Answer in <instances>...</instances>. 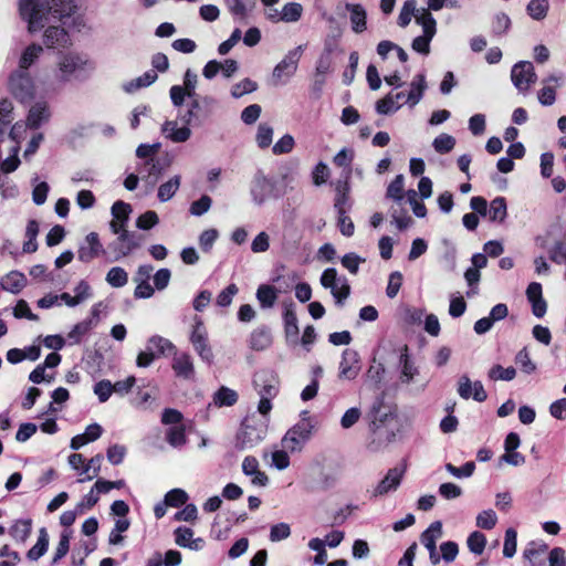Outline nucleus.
I'll return each mask as SVG.
<instances>
[{
  "instance_id": "obj_45",
  "label": "nucleus",
  "mask_w": 566,
  "mask_h": 566,
  "mask_svg": "<svg viewBox=\"0 0 566 566\" xmlns=\"http://www.w3.org/2000/svg\"><path fill=\"white\" fill-rule=\"evenodd\" d=\"M258 90V83L250 80L243 78L240 82L233 84L230 90V94L233 98L238 99L242 96L253 93Z\"/></svg>"
},
{
  "instance_id": "obj_50",
  "label": "nucleus",
  "mask_w": 566,
  "mask_h": 566,
  "mask_svg": "<svg viewBox=\"0 0 566 566\" xmlns=\"http://www.w3.org/2000/svg\"><path fill=\"white\" fill-rule=\"evenodd\" d=\"M432 146L439 154L450 153L455 146V138L449 134H440L434 138Z\"/></svg>"
},
{
  "instance_id": "obj_20",
  "label": "nucleus",
  "mask_w": 566,
  "mask_h": 566,
  "mask_svg": "<svg viewBox=\"0 0 566 566\" xmlns=\"http://www.w3.org/2000/svg\"><path fill=\"white\" fill-rule=\"evenodd\" d=\"M51 112L49 104L44 101L36 102L29 109L27 126L30 128H39L42 124L49 122Z\"/></svg>"
},
{
  "instance_id": "obj_56",
  "label": "nucleus",
  "mask_w": 566,
  "mask_h": 566,
  "mask_svg": "<svg viewBox=\"0 0 566 566\" xmlns=\"http://www.w3.org/2000/svg\"><path fill=\"white\" fill-rule=\"evenodd\" d=\"M444 468L454 478L462 479L470 478L474 473L475 464L474 462L469 461L464 463L462 467L458 468L451 463H447Z\"/></svg>"
},
{
  "instance_id": "obj_13",
  "label": "nucleus",
  "mask_w": 566,
  "mask_h": 566,
  "mask_svg": "<svg viewBox=\"0 0 566 566\" xmlns=\"http://www.w3.org/2000/svg\"><path fill=\"white\" fill-rule=\"evenodd\" d=\"M457 391L459 396L465 400L472 398L478 402H483L488 398L482 382L479 380L471 381L467 375H462L459 378Z\"/></svg>"
},
{
  "instance_id": "obj_1",
  "label": "nucleus",
  "mask_w": 566,
  "mask_h": 566,
  "mask_svg": "<svg viewBox=\"0 0 566 566\" xmlns=\"http://www.w3.org/2000/svg\"><path fill=\"white\" fill-rule=\"evenodd\" d=\"M73 0H51L46 4L39 0H19L21 18L28 22V30L34 33L52 20H62L75 12Z\"/></svg>"
},
{
  "instance_id": "obj_41",
  "label": "nucleus",
  "mask_w": 566,
  "mask_h": 566,
  "mask_svg": "<svg viewBox=\"0 0 566 566\" xmlns=\"http://www.w3.org/2000/svg\"><path fill=\"white\" fill-rule=\"evenodd\" d=\"M256 298L260 302L261 307H272L277 298L276 290L272 285L263 284L260 285L256 291Z\"/></svg>"
},
{
  "instance_id": "obj_29",
  "label": "nucleus",
  "mask_w": 566,
  "mask_h": 566,
  "mask_svg": "<svg viewBox=\"0 0 566 566\" xmlns=\"http://www.w3.org/2000/svg\"><path fill=\"white\" fill-rule=\"evenodd\" d=\"M32 532V520L31 518H20L12 523L9 528L10 536L17 543H25Z\"/></svg>"
},
{
  "instance_id": "obj_39",
  "label": "nucleus",
  "mask_w": 566,
  "mask_h": 566,
  "mask_svg": "<svg viewBox=\"0 0 566 566\" xmlns=\"http://www.w3.org/2000/svg\"><path fill=\"white\" fill-rule=\"evenodd\" d=\"M49 546V535L45 528H41L36 543L29 549L27 556L30 560H38L42 557Z\"/></svg>"
},
{
  "instance_id": "obj_14",
  "label": "nucleus",
  "mask_w": 566,
  "mask_h": 566,
  "mask_svg": "<svg viewBox=\"0 0 566 566\" xmlns=\"http://www.w3.org/2000/svg\"><path fill=\"white\" fill-rule=\"evenodd\" d=\"M338 377L353 380L360 371L359 355L356 350L347 348L342 354Z\"/></svg>"
},
{
  "instance_id": "obj_42",
  "label": "nucleus",
  "mask_w": 566,
  "mask_h": 566,
  "mask_svg": "<svg viewBox=\"0 0 566 566\" xmlns=\"http://www.w3.org/2000/svg\"><path fill=\"white\" fill-rule=\"evenodd\" d=\"M416 0H406L400 9L398 15V24L401 28H406L411 22V19H416V14L419 13Z\"/></svg>"
},
{
  "instance_id": "obj_55",
  "label": "nucleus",
  "mask_w": 566,
  "mask_h": 566,
  "mask_svg": "<svg viewBox=\"0 0 566 566\" xmlns=\"http://www.w3.org/2000/svg\"><path fill=\"white\" fill-rule=\"evenodd\" d=\"M497 523L496 513L489 509L480 512L476 516V526L483 530H492Z\"/></svg>"
},
{
  "instance_id": "obj_23",
  "label": "nucleus",
  "mask_w": 566,
  "mask_h": 566,
  "mask_svg": "<svg viewBox=\"0 0 566 566\" xmlns=\"http://www.w3.org/2000/svg\"><path fill=\"white\" fill-rule=\"evenodd\" d=\"M188 126L185 124L182 127H178L176 120H166L161 125V134L174 143H185L191 136V129Z\"/></svg>"
},
{
  "instance_id": "obj_18",
  "label": "nucleus",
  "mask_w": 566,
  "mask_h": 566,
  "mask_svg": "<svg viewBox=\"0 0 566 566\" xmlns=\"http://www.w3.org/2000/svg\"><path fill=\"white\" fill-rule=\"evenodd\" d=\"M548 549V545L542 541H532L523 549V559L526 566H543V556Z\"/></svg>"
},
{
  "instance_id": "obj_64",
  "label": "nucleus",
  "mask_w": 566,
  "mask_h": 566,
  "mask_svg": "<svg viewBox=\"0 0 566 566\" xmlns=\"http://www.w3.org/2000/svg\"><path fill=\"white\" fill-rule=\"evenodd\" d=\"M0 558H4L0 562V566H17L21 559L19 553L7 544L0 548Z\"/></svg>"
},
{
  "instance_id": "obj_30",
  "label": "nucleus",
  "mask_w": 566,
  "mask_h": 566,
  "mask_svg": "<svg viewBox=\"0 0 566 566\" xmlns=\"http://www.w3.org/2000/svg\"><path fill=\"white\" fill-rule=\"evenodd\" d=\"M346 9L350 13L352 29L355 33H361L366 30V10L360 4L347 3Z\"/></svg>"
},
{
  "instance_id": "obj_32",
  "label": "nucleus",
  "mask_w": 566,
  "mask_h": 566,
  "mask_svg": "<svg viewBox=\"0 0 566 566\" xmlns=\"http://www.w3.org/2000/svg\"><path fill=\"white\" fill-rule=\"evenodd\" d=\"M42 52L43 48L40 44L32 43L28 45L21 53L18 70L28 71L38 61Z\"/></svg>"
},
{
  "instance_id": "obj_5",
  "label": "nucleus",
  "mask_w": 566,
  "mask_h": 566,
  "mask_svg": "<svg viewBox=\"0 0 566 566\" xmlns=\"http://www.w3.org/2000/svg\"><path fill=\"white\" fill-rule=\"evenodd\" d=\"M303 50V45H298L293 50H290L282 61L275 65L272 72L274 85L285 84L292 76H294L297 71Z\"/></svg>"
},
{
  "instance_id": "obj_4",
  "label": "nucleus",
  "mask_w": 566,
  "mask_h": 566,
  "mask_svg": "<svg viewBox=\"0 0 566 566\" xmlns=\"http://www.w3.org/2000/svg\"><path fill=\"white\" fill-rule=\"evenodd\" d=\"M8 90L20 103H29L35 96L34 81L30 73L24 70H15L10 74Z\"/></svg>"
},
{
  "instance_id": "obj_9",
  "label": "nucleus",
  "mask_w": 566,
  "mask_h": 566,
  "mask_svg": "<svg viewBox=\"0 0 566 566\" xmlns=\"http://www.w3.org/2000/svg\"><path fill=\"white\" fill-rule=\"evenodd\" d=\"M190 342L196 353L203 361L208 364H211L213 361V353L208 343V332L202 321L198 317H196L195 319V325L190 334Z\"/></svg>"
},
{
  "instance_id": "obj_51",
  "label": "nucleus",
  "mask_w": 566,
  "mask_h": 566,
  "mask_svg": "<svg viewBox=\"0 0 566 566\" xmlns=\"http://www.w3.org/2000/svg\"><path fill=\"white\" fill-rule=\"evenodd\" d=\"M517 548V532L514 528H507L505 531L504 544H503V556L512 558Z\"/></svg>"
},
{
  "instance_id": "obj_46",
  "label": "nucleus",
  "mask_w": 566,
  "mask_h": 566,
  "mask_svg": "<svg viewBox=\"0 0 566 566\" xmlns=\"http://www.w3.org/2000/svg\"><path fill=\"white\" fill-rule=\"evenodd\" d=\"M302 13V4L297 2H289L283 6L282 11L280 13V18L277 19L284 22H296L301 19Z\"/></svg>"
},
{
  "instance_id": "obj_19",
  "label": "nucleus",
  "mask_w": 566,
  "mask_h": 566,
  "mask_svg": "<svg viewBox=\"0 0 566 566\" xmlns=\"http://www.w3.org/2000/svg\"><path fill=\"white\" fill-rule=\"evenodd\" d=\"M260 464L256 458L248 455L242 462V472L247 476H251V483L258 486H266L269 483L268 475L260 470Z\"/></svg>"
},
{
  "instance_id": "obj_54",
  "label": "nucleus",
  "mask_w": 566,
  "mask_h": 566,
  "mask_svg": "<svg viewBox=\"0 0 566 566\" xmlns=\"http://www.w3.org/2000/svg\"><path fill=\"white\" fill-rule=\"evenodd\" d=\"M467 544L470 552L481 555L486 545V537L481 532L475 531L469 535Z\"/></svg>"
},
{
  "instance_id": "obj_58",
  "label": "nucleus",
  "mask_w": 566,
  "mask_h": 566,
  "mask_svg": "<svg viewBox=\"0 0 566 566\" xmlns=\"http://www.w3.org/2000/svg\"><path fill=\"white\" fill-rule=\"evenodd\" d=\"M188 501V494L181 489H174L165 496V504L172 507H179Z\"/></svg>"
},
{
  "instance_id": "obj_44",
  "label": "nucleus",
  "mask_w": 566,
  "mask_h": 566,
  "mask_svg": "<svg viewBox=\"0 0 566 566\" xmlns=\"http://www.w3.org/2000/svg\"><path fill=\"white\" fill-rule=\"evenodd\" d=\"M548 9V0H531L526 7L528 15L537 21L546 18Z\"/></svg>"
},
{
  "instance_id": "obj_48",
  "label": "nucleus",
  "mask_w": 566,
  "mask_h": 566,
  "mask_svg": "<svg viewBox=\"0 0 566 566\" xmlns=\"http://www.w3.org/2000/svg\"><path fill=\"white\" fill-rule=\"evenodd\" d=\"M516 370L514 367H502L501 365H494L490 368L488 373V377L491 380H504V381H511L515 378Z\"/></svg>"
},
{
  "instance_id": "obj_28",
  "label": "nucleus",
  "mask_w": 566,
  "mask_h": 566,
  "mask_svg": "<svg viewBox=\"0 0 566 566\" xmlns=\"http://www.w3.org/2000/svg\"><path fill=\"white\" fill-rule=\"evenodd\" d=\"M146 346L157 356L176 354V346L167 338L154 335L148 338Z\"/></svg>"
},
{
  "instance_id": "obj_3",
  "label": "nucleus",
  "mask_w": 566,
  "mask_h": 566,
  "mask_svg": "<svg viewBox=\"0 0 566 566\" xmlns=\"http://www.w3.org/2000/svg\"><path fill=\"white\" fill-rule=\"evenodd\" d=\"M304 417L294 424L282 439V446L290 452L301 451L304 444L311 439L315 429L314 421L303 412Z\"/></svg>"
},
{
  "instance_id": "obj_62",
  "label": "nucleus",
  "mask_w": 566,
  "mask_h": 566,
  "mask_svg": "<svg viewBox=\"0 0 566 566\" xmlns=\"http://www.w3.org/2000/svg\"><path fill=\"white\" fill-rule=\"evenodd\" d=\"M212 200L208 195H203L200 197V199L193 201L190 205L189 212L192 216L200 217L209 211L211 208Z\"/></svg>"
},
{
  "instance_id": "obj_21",
  "label": "nucleus",
  "mask_w": 566,
  "mask_h": 566,
  "mask_svg": "<svg viewBox=\"0 0 566 566\" xmlns=\"http://www.w3.org/2000/svg\"><path fill=\"white\" fill-rule=\"evenodd\" d=\"M171 368L175 375L182 379H192L195 377V366L192 358L187 353L174 354Z\"/></svg>"
},
{
  "instance_id": "obj_60",
  "label": "nucleus",
  "mask_w": 566,
  "mask_h": 566,
  "mask_svg": "<svg viewBox=\"0 0 566 566\" xmlns=\"http://www.w3.org/2000/svg\"><path fill=\"white\" fill-rule=\"evenodd\" d=\"M228 10L235 18L244 19L249 12V4L247 0H224Z\"/></svg>"
},
{
  "instance_id": "obj_35",
  "label": "nucleus",
  "mask_w": 566,
  "mask_h": 566,
  "mask_svg": "<svg viewBox=\"0 0 566 566\" xmlns=\"http://www.w3.org/2000/svg\"><path fill=\"white\" fill-rule=\"evenodd\" d=\"M157 80V73L155 71H147L143 75L130 80L123 84V90L126 93H134L139 88L147 87Z\"/></svg>"
},
{
  "instance_id": "obj_2",
  "label": "nucleus",
  "mask_w": 566,
  "mask_h": 566,
  "mask_svg": "<svg viewBox=\"0 0 566 566\" xmlns=\"http://www.w3.org/2000/svg\"><path fill=\"white\" fill-rule=\"evenodd\" d=\"M94 64L85 55L74 52L64 53L59 57L56 77L60 82L66 83L78 73L93 70Z\"/></svg>"
},
{
  "instance_id": "obj_61",
  "label": "nucleus",
  "mask_w": 566,
  "mask_h": 566,
  "mask_svg": "<svg viewBox=\"0 0 566 566\" xmlns=\"http://www.w3.org/2000/svg\"><path fill=\"white\" fill-rule=\"evenodd\" d=\"M405 186V178L402 175H398L390 182L387 188V197L400 202L402 200V191Z\"/></svg>"
},
{
  "instance_id": "obj_10",
  "label": "nucleus",
  "mask_w": 566,
  "mask_h": 566,
  "mask_svg": "<svg viewBox=\"0 0 566 566\" xmlns=\"http://www.w3.org/2000/svg\"><path fill=\"white\" fill-rule=\"evenodd\" d=\"M406 473L405 467H395L387 471L386 475L377 483V485L371 491L373 497H380L389 492L396 491Z\"/></svg>"
},
{
  "instance_id": "obj_15",
  "label": "nucleus",
  "mask_w": 566,
  "mask_h": 566,
  "mask_svg": "<svg viewBox=\"0 0 566 566\" xmlns=\"http://www.w3.org/2000/svg\"><path fill=\"white\" fill-rule=\"evenodd\" d=\"M543 87L537 92V99L543 106H552L556 101V91L562 85V77L551 74L542 81Z\"/></svg>"
},
{
  "instance_id": "obj_27",
  "label": "nucleus",
  "mask_w": 566,
  "mask_h": 566,
  "mask_svg": "<svg viewBox=\"0 0 566 566\" xmlns=\"http://www.w3.org/2000/svg\"><path fill=\"white\" fill-rule=\"evenodd\" d=\"M272 344V335L268 327L261 326L255 328L250 337L249 345L253 350H264Z\"/></svg>"
},
{
  "instance_id": "obj_26",
  "label": "nucleus",
  "mask_w": 566,
  "mask_h": 566,
  "mask_svg": "<svg viewBox=\"0 0 566 566\" xmlns=\"http://www.w3.org/2000/svg\"><path fill=\"white\" fill-rule=\"evenodd\" d=\"M0 285L4 291L18 294L27 285V277L19 271H11L1 277Z\"/></svg>"
},
{
  "instance_id": "obj_24",
  "label": "nucleus",
  "mask_w": 566,
  "mask_h": 566,
  "mask_svg": "<svg viewBox=\"0 0 566 566\" xmlns=\"http://www.w3.org/2000/svg\"><path fill=\"white\" fill-rule=\"evenodd\" d=\"M43 41L46 48H66L71 44L67 32L59 27H49L44 31Z\"/></svg>"
},
{
  "instance_id": "obj_57",
  "label": "nucleus",
  "mask_w": 566,
  "mask_h": 566,
  "mask_svg": "<svg viewBox=\"0 0 566 566\" xmlns=\"http://www.w3.org/2000/svg\"><path fill=\"white\" fill-rule=\"evenodd\" d=\"M294 146V137L290 134H285L273 145L272 151L274 155L289 154L293 150Z\"/></svg>"
},
{
  "instance_id": "obj_7",
  "label": "nucleus",
  "mask_w": 566,
  "mask_h": 566,
  "mask_svg": "<svg viewBox=\"0 0 566 566\" xmlns=\"http://www.w3.org/2000/svg\"><path fill=\"white\" fill-rule=\"evenodd\" d=\"M511 80L520 93L527 94L537 81L533 64L530 61L515 63L511 70Z\"/></svg>"
},
{
  "instance_id": "obj_22",
  "label": "nucleus",
  "mask_w": 566,
  "mask_h": 566,
  "mask_svg": "<svg viewBox=\"0 0 566 566\" xmlns=\"http://www.w3.org/2000/svg\"><path fill=\"white\" fill-rule=\"evenodd\" d=\"M140 247V242L134 237V234H127L126 239H116L114 242L108 244V249L114 252L115 261H118L129 255L134 250Z\"/></svg>"
},
{
  "instance_id": "obj_17",
  "label": "nucleus",
  "mask_w": 566,
  "mask_h": 566,
  "mask_svg": "<svg viewBox=\"0 0 566 566\" xmlns=\"http://www.w3.org/2000/svg\"><path fill=\"white\" fill-rule=\"evenodd\" d=\"M283 322L286 340L289 343L296 344L298 340L300 328L293 303L284 304Z\"/></svg>"
},
{
  "instance_id": "obj_16",
  "label": "nucleus",
  "mask_w": 566,
  "mask_h": 566,
  "mask_svg": "<svg viewBox=\"0 0 566 566\" xmlns=\"http://www.w3.org/2000/svg\"><path fill=\"white\" fill-rule=\"evenodd\" d=\"M399 382L403 386H409L415 382L416 378L419 376V368L416 366L415 361L410 358L408 354V348L405 346L400 356H399Z\"/></svg>"
},
{
  "instance_id": "obj_59",
  "label": "nucleus",
  "mask_w": 566,
  "mask_h": 566,
  "mask_svg": "<svg viewBox=\"0 0 566 566\" xmlns=\"http://www.w3.org/2000/svg\"><path fill=\"white\" fill-rule=\"evenodd\" d=\"M70 532L65 531L61 534L60 542L55 548L54 556L51 562L52 565H55L60 559H62L67 554L70 549Z\"/></svg>"
},
{
  "instance_id": "obj_40",
  "label": "nucleus",
  "mask_w": 566,
  "mask_h": 566,
  "mask_svg": "<svg viewBox=\"0 0 566 566\" xmlns=\"http://www.w3.org/2000/svg\"><path fill=\"white\" fill-rule=\"evenodd\" d=\"M166 440L172 448H181L187 443L184 424L169 427L166 431Z\"/></svg>"
},
{
  "instance_id": "obj_12",
  "label": "nucleus",
  "mask_w": 566,
  "mask_h": 566,
  "mask_svg": "<svg viewBox=\"0 0 566 566\" xmlns=\"http://www.w3.org/2000/svg\"><path fill=\"white\" fill-rule=\"evenodd\" d=\"M104 253L105 250L98 234L96 232H90L78 248L77 258L81 262L90 263Z\"/></svg>"
},
{
  "instance_id": "obj_31",
  "label": "nucleus",
  "mask_w": 566,
  "mask_h": 566,
  "mask_svg": "<svg viewBox=\"0 0 566 566\" xmlns=\"http://www.w3.org/2000/svg\"><path fill=\"white\" fill-rule=\"evenodd\" d=\"M238 398L235 390L222 386L213 394L212 405L217 408L231 407L237 403Z\"/></svg>"
},
{
  "instance_id": "obj_53",
  "label": "nucleus",
  "mask_w": 566,
  "mask_h": 566,
  "mask_svg": "<svg viewBox=\"0 0 566 566\" xmlns=\"http://www.w3.org/2000/svg\"><path fill=\"white\" fill-rule=\"evenodd\" d=\"M515 364L524 374L531 375L536 370V365L531 359L526 348L521 349L515 356Z\"/></svg>"
},
{
  "instance_id": "obj_11",
  "label": "nucleus",
  "mask_w": 566,
  "mask_h": 566,
  "mask_svg": "<svg viewBox=\"0 0 566 566\" xmlns=\"http://www.w3.org/2000/svg\"><path fill=\"white\" fill-rule=\"evenodd\" d=\"M275 190L274 182L265 177L262 172H258L251 182L252 200L256 205H263L266 200L273 197Z\"/></svg>"
},
{
  "instance_id": "obj_52",
  "label": "nucleus",
  "mask_w": 566,
  "mask_h": 566,
  "mask_svg": "<svg viewBox=\"0 0 566 566\" xmlns=\"http://www.w3.org/2000/svg\"><path fill=\"white\" fill-rule=\"evenodd\" d=\"M273 128L266 123H262L258 127L255 142L262 149L268 148L272 144Z\"/></svg>"
},
{
  "instance_id": "obj_6",
  "label": "nucleus",
  "mask_w": 566,
  "mask_h": 566,
  "mask_svg": "<svg viewBox=\"0 0 566 566\" xmlns=\"http://www.w3.org/2000/svg\"><path fill=\"white\" fill-rule=\"evenodd\" d=\"M324 289H328L336 300V303H343L350 294V286L345 276H338L336 269H326L319 279Z\"/></svg>"
},
{
  "instance_id": "obj_36",
  "label": "nucleus",
  "mask_w": 566,
  "mask_h": 566,
  "mask_svg": "<svg viewBox=\"0 0 566 566\" xmlns=\"http://www.w3.org/2000/svg\"><path fill=\"white\" fill-rule=\"evenodd\" d=\"M255 386L260 397L273 399L279 392L277 380L274 377H259L255 379Z\"/></svg>"
},
{
  "instance_id": "obj_34",
  "label": "nucleus",
  "mask_w": 566,
  "mask_h": 566,
  "mask_svg": "<svg viewBox=\"0 0 566 566\" xmlns=\"http://www.w3.org/2000/svg\"><path fill=\"white\" fill-rule=\"evenodd\" d=\"M442 537V523L440 521H436L430 524V526L421 534L420 541L422 545L429 548L437 547V541Z\"/></svg>"
},
{
  "instance_id": "obj_38",
  "label": "nucleus",
  "mask_w": 566,
  "mask_h": 566,
  "mask_svg": "<svg viewBox=\"0 0 566 566\" xmlns=\"http://www.w3.org/2000/svg\"><path fill=\"white\" fill-rule=\"evenodd\" d=\"M486 216L494 222H503L507 216L506 201L503 197H496L490 203Z\"/></svg>"
},
{
  "instance_id": "obj_49",
  "label": "nucleus",
  "mask_w": 566,
  "mask_h": 566,
  "mask_svg": "<svg viewBox=\"0 0 566 566\" xmlns=\"http://www.w3.org/2000/svg\"><path fill=\"white\" fill-rule=\"evenodd\" d=\"M402 106L395 101L394 94H388L376 103V111L380 115H388L397 112Z\"/></svg>"
},
{
  "instance_id": "obj_63",
  "label": "nucleus",
  "mask_w": 566,
  "mask_h": 566,
  "mask_svg": "<svg viewBox=\"0 0 566 566\" xmlns=\"http://www.w3.org/2000/svg\"><path fill=\"white\" fill-rule=\"evenodd\" d=\"M291 535V527L287 523H277L271 526L270 530V541L271 542H280L286 539Z\"/></svg>"
},
{
  "instance_id": "obj_37",
  "label": "nucleus",
  "mask_w": 566,
  "mask_h": 566,
  "mask_svg": "<svg viewBox=\"0 0 566 566\" xmlns=\"http://www.w3.org/2000/svg\"><path fill=\"white\" fill-rule=\"evenodd\" d=\"M181 184V177L179 175H175L168 181L161 184L158 188L157 198L160 202L169 201L177 190L179 189Z\"/></svg>"
},
{
  "instance_id": "obj_25",
  "label": "nucleus",
  "mask_w": 566,
  "mask_h": 566,
  "mask_svg": "<svg viewBox=\"0 0 566 566\" xmlns=\"http://www.w3.org/2000/svg\"><path fill=\"white\" fill-rule=\"evenodd\" d=\"M426 88V76L423 74L416 75L410 83V90L407 94L405 104L411 108L415 107L422 99Z\"/></svg>"
},
{
  "instance_id": "obj_33",
  "label": "nucleus",
  "mask_w": 566,
  "mask_h": 566,
  "mask_svg": "<svg viewBox=\"0 0 566 566\" xmlns=\"http://www.w3.org/2000/svg\"><path fill=\"white\" fill-rule=\"evenodd\" d=\"M416 22L422 27L423 35L433 39L437 32V22L429 9L420 8L419 13L416 14Z\"/></svg>"
},
{
  "instance_id": "obj_43",
  "label": "nucleus",
  "mask_w": 566,
  "mask_h": 566,
  "mask_svg": "<svg viewBox=\"0 0 566 566\" xmlns=\"http://www.w3.org/2000/svg\"><path fill=\"white\" fill-rule=\"evenodd\" d=\"M105 280L112 287L119 289L127 284L128 273L120 266H114L108 270Z\"/></svg>"
},
{
  "instance_id": "obj_8",
  "label": "nucleus",
  "mask_w": 566,
  "mask_h": 566,
  "mask_svg": "<svg viewBox=\"0 0 566 566\" xmlns=\"http://www.w3.org/2000/svg\"><path fill=\"white\" fill-rule=\"evenodd\" d=\"M266 434L265 423L254 424L252 420H244L237 437V446L240 449H250L260 443Z\"/></svg>"
},
{
  "instance_id": "obj_47",
  "label": "nucleus",
  "mask_w": 566,
  "mask_h": 566,
  "mask_svg": "<svg viewBox=\"0 0 566 566\" xmlns=\"http://www.w3.org/2000/svg\"><path fill=\"white\" fill-rule=\"evenodd\" d=\"M355 158V150L353 148L344 147L334 157L333 163L335 166L343 168L344 171L352 172V164Z\"/></svg>"
}]
</instances>
